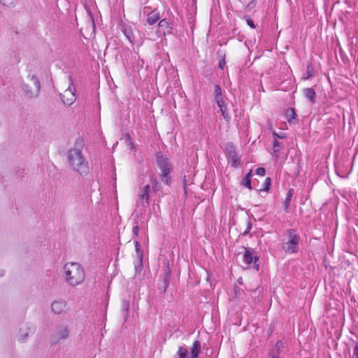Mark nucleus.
Segmentation results:
<instances>
[{
    "label": "nucleus",
    "mask_w": 358,
    "mask_h": 358,
    "mask_svg": "<svg viewBox=\"0 0 358 358\" xmlns=\"http://www.w3.org/2000/svg\"><path fill=\"white\" fill-rule=\"evenodd\" d=\"M303 94L306 99L312 103L315 102V92L313 88H306L303 90Z\"/></svg>",
    "instance_id": "13"
},
{
    "label": "nucleus",
    "mask_w": 358,
    "mask_h": 358,
    "mask_svg": "<svg viewBox=\"0 0 358 358\" xmlns=\"http://www.w3.org/2000/svg\"><path fill=\"white\" fill-rule=\"evenodd\" d=\"M138 231V227H135L134 228V231L135 233H136V231Z\"/></svg>",
    "instance_id": "36"
},
{
    "label": "nucleus",
    "mask_w": 358,
    "mask_h": 358,
    "mask_svg": "<svg viewBox=\"0 0 358 358\" xmlns=\"http://www.w3.org/2000/svg\"><path fill=\"white\" fill-rule=\"evenodd\" d=\"M172 29V27L170 25L169 22L166 19H163L158 23L157 34L159 36H165L166 34H171Z\"/></svg>",
    "instance_id": "9"
},
{
    "label": "nucleus",
    "mask_w": 358,
    "mask_h": 358,
    "mask_svg": "<svg viewBox=\"0 0 358 358\" xmlns=\"http://www.w3.org/2000/svg\"><path fill=\"white\" fill-rule=\"evenodd\" d=\"M292 196V189H289L287 193V197L284 201V205L286 208H287L289 205Z\"/></svg>",
    "instance_id": "21"
},
{
    "label": "nucleus",
    "mask_w": 358,
    "mask_h": 358,
    "mask_svg": "<svg viewBox=\"0 0 358 358\" xmlns=\"http://www.w3.org/2000/svg\"><path fill=\"white\" fill-rule=\"evenodd\" d=\"M157 164L160 170V177L163 182L166 185L171 183L170 174L173 172V166L171 160L161 154L157 155Z\"/></svg>",
    "instance_id": "3"
},
{
    "label": "nucleus",
    "mask_w": 358,
    "mask_h": 358,
    "mask_svg": "<svg viewBox=\"0 0 358 358\" xmlns=\"http://www.w3.org/2000/svg\"><path fill=\"white\" fill-rule=\"evenodd\" d=\"M76 89L73 83H70L68 88L61 94L62 99L66 106H71L76 99L75 94Z\"/></svg>",
    "instance_id": "7"
},
{
    "label": "nucleus",
    "mask_w": 358,
    "mask_h": 358,
    "mask_svg": "<svg viewBox=\"0 0 358 358\" xmlns=\"http://www.w3.org/2000/svg\"><path fill=\"white\" fill-rule=\"evenodd\" d=\"M243 259L245 263V266H248L251 264H252L254 260V264L255 265V268L257 270L258 269V265H256V262L258 260L256 255L254 254L252 250L245 249V253L243 256Z\"/></svg>",
    "instance_id": "10"
},
{
    "label": "nucleus",
    "mask_w": 358,
    "mask_h": 358,
    "mask_svg": "<svg viewBox=\"0 0 358 358\" xmlns=\"http://www.w3.org/2000/svg\"><path fill=\"white\" fill-rule=\"evenodd\" d=\"M352 358H358V345L357 344L355 345V346L353 349Z\"/></svg>",
    "instance_id": "27"
},
{
    "label": "nucleus",
    "mask_w": 358,
    "mask_h": 358,
    "mask_svg": "<svg viewBox=\"0 0 358 358\" xmlns=\"http://www.w3.org/2000/svg\"><path fill=\"white\" fill-rule=\"evenodd\" d=\"M228 159L234 167H237L240 164V159L236 153L229 155V157H228Z\"/></svg>",
    "instance_id": "16"
},
{
    "label": "nucleus",
    "mask_w": 358,
    "mask_h": 358,
    "mask_svg": "<svg viewBox=\"0 0 358 358\" xmlns=\"http://www.w3.org/2000/svg\"><path fill=\"white\" fill-rule=\"evenodd\" d=\"M272 358H278L277 357L273 356Z\"/></svg>",
    "instance_id": "37"
},
{
    "label": "nucleus",
    "mask_w": 358,
    "mask_h": 358,
    "mask_svg": "<svg viewBox=\"0 0 358 358\" xmlns=\"http://www.w3.org/2000/svg\"><path fill=\"white\" fill-rule=\"evenodd\" d=\"M151 182H152V185L158 184V182L156 179H152Z\"/></svg>",
    "instance_id": "35"
},
{
    "label": "nucleus",
    "mask_w": 358,
    "mask_h": 358,
    "mask_svg": "<svg viewBox=\"0 0 358 358\" xmlns=\"http://www.w3.org/2000/svg\"><path fill=\"white\" fill-rule=\"evenodd\" d=\"M226 153H227V157H229V155L236 153V150H235V147L234 146L233 144L229 143L227 145Z\"/></svg>",
    "instance_id": "20"
},
{
    "label": "nucleus",
    "mask_w": 358,
    "mask_h": 358,
    "mask_svg": "<svg viewBox=\"0 0 358 358\" xmlns=\"http://www.w3.org/2000/svg\"><path fill=\"white\" fill-rule=\"evenodd\" d=\"M214 94L215 99L217 97H222V90L218 85H216L214 87Z\"/></svg>",
    "instance_id": "22"
},
{
    "label": "nucleus",
    "mask_w": 358,
    "mask_h": 358,
    "mask_svg": "<svg viewBox=\"0 0 358 358\" xmlns=\"http://www.w3.org/2000/svg\"><path fill=\"white\" fill-rule=\"evenodd\" d=\"M0 3L4 6H11L14 3V0H0Z\"/></svg>",
    "instance_id": "25"
},
{
    "label": "nucleus",
    "mask_w": 358,
    "mask_h": 358,
    "mask_svg": "<svg viewBox=\"0 0 358 358\" xmlns=\"http://www.w3.org/2000/svg\"><path fill=\"white\" fill-rule=\"evenodd\" d=\"M150 187L147 185L144 187L143 189L138 194L140 202L144 205L145 203H148L149 201V192Z\"/></svg>",
    "instance_id": "11"
},
{
    "label": "nucleus",
    "mask_w": 358,
    "mask_h": 358,
    "mask_svg": "<svg viewBox=\"0 0 358 358\" xmlns=\"http://www.w3.org/2000/svg\"><path fill=\"white\" fill-rule=\"evenodd\" d=\"M160 19V13L158 10H154L148 14L146 21L150 25L156 23Z\"/></svg>",
    "instance_id": "12"
},
{
    "label": "nucleus",
    "mask_w": 358,
    "mask_h": 358,
    "mask_svg": "<svg viewBox=\"0 0 358 358\" xmlns=\"http://www.w3.org/2000/svg\"><path fill=\"white\" fill-rule=\"evenodd\" d=\"M251 177H252V170H250L244 177L242 184L247 187L248 189H251Z\"/></svg>",
    "instance_id": "18"
},
{
    "label": "nucleus",
    "mask_w": 358,
    "mask_h": 358,
    "mask_svg": "<svg viewBox=\"0 0 358 358\" xmlns=\"http://www.w3.org/2000/svg\"><path fill=\"white\" fill-rule=\"evenodd\" d=\"M215 100H216L217 106L220 108V111L222 112V115H223V117L225 119H227V115L226 114V112H225V106H224V100L222 99V97H217V99H215Z\"/></svg>",
    "instance_id": "14"
},
{
    "label": "nucleus",
    "mask_w": 358,
    "mask_h": 358,
    "mask_svg": "<svg viewBox=\"0 0 358 358\" xmlns=\"http://www.w3.org/2000/svg\"><path fill=\"white\" fill-rule=\"evenodd\" d=\"M256 173L259 176H264L265 175V169L262 167L257 168Z\"/></svg>",
    "instance_id": "26"
},
{
    "label": "nucleus",
    "mask_w": 358,
    "mask_h": 358,
    "mask_svg": "<svg viewBox=\"0 0 358 358\" xmlns=\"http://www.w3.org/2000/svg\"><path fill=\"white\" fill-rule=\"evenodd\" d=\"M28 336L29 331L27 329H20L17 335V340L18 341L23 343L27 339Z\"/></svg>",
    "instance_id": "15"
},
{
    "label": "nucleus",
    "mask_w": 358,
    "mask_h": 358,
    "mask_svg": "<svg viewBox=\"0 0 358 358\" xmlns=\"http://www.w3.org/2000/svg\"><path fill=\"white\" fill-rule=\"evenodd\" d=\"M246 22H247L248 25H249L251 28L254 29L255 27V24L251 19H250V18L247 19Z\"/></svg>",
    "instance_id": "30"
},
{
    "label": "nucleus",
    "mask_w": 358,
    "mask_h": 358,
    "mask_svg": "<svg viewBox=\"0 0 358 358\" xmlns=\"http://www.w3.org/2000/svg\"><path fill=\"white\" fill-rule=\"evenodd\" d=\"M306 71H307V76L305 78L309 79L310 78H311L313 76V68L312 67V66L308 65L307 66Z\"/></svg>",
    "instance_id": "23"
},
{
    "label": "nucleus",
    "mask_w": 358,
    "mask_h": 358,
    "mask_svg": "<svg viewBox=\"0 0 358 358\" xmlns=\"http://www.w3.org/2000/svg\"><path fill=\"white\" fill-rule=\"evenodd\" d=\"M135 247H136V250L138 252V250L140 249V244L138 243V242H136Z\"/></svg>",
    "instance_id": "34"
},
{
    "label": "nucleus",
    "mask_w": 358,
    "mask_h": 358,
    "mask_svg": "<svg viewBox=\"0 0 358 358\" xmlns=\"http://www.w3.org/2000/svg\"><path fill=\"white\" fill-rule=\"evenodd\" d=\"M83 145L76 143L68 152L67 159L71 169L80 175H86L89 171L88 162L83 154Z\"/></svg>",
    "instance_id": "1"
},
{
    "label": "nucleus",
    "mask_w": 358,
    "mask_h": 358,
    "mask_svg": "<svg viewBox=\"0 0 358 358\" xmlns=\"http://www.w3.org/2000/svg\"><path fill=\"white\" fill-rule=\"evenodd\" d=\"M265 187H264V190L265 191H267L269 188V186L271 185V179L269 178H267L266 180H265Z\"/></svg>",
    "instance_id": "28"
},
{
    "label": "nucleus",
    "mask_w": 358,
    "mask_h": 358,
    "mask_svg": "<svg viewBox=\"0 0 358 358\" xmlns=\"http://www.w3.org/2000/svg\"><path fill=\"white\" fill-rule=\"evenodd\" d=\"M201 351V343L195 341L190 350L191 355H188V351L185 348L179 347L177 354L180 358H197Z\"/></svg>",
    "instance_id": "6"
},
{
    "label": "nucleus",
    "mask_w": 358,
    "mask_h": 358,
    "mask_svg": "<svg viewBox=\"0 0 358 358\" xmlns=\"http://www.w3.org/2000/svg\"><path fill=\"white\" fill-rule=\"evenodd\" d=\"M51 308L52 311L55 314H62L66 312L67 310V304L66 302L64 300L62 299H58L55 300L52 302L51 304Z\"/></svg>",
    "instance_id": "8"
},
{
    "label": "nucleus",
    "mask_w": 358,
    "mask_h": 358,
    "mask_svg": "<svg viewBox=\"0 0 358 358\" xmlns=\"http://www.w3.org/2000/svg\"><path fill=\"white\" fill-rule=\"evenodd\" d=\"M273 136L275 138V139H276L277 138H285V135L282 133L278 134V133H276L275 131L273 132Z\"/></svg>",
    "instance_id": "29"
},
{
    "label": "nucleus",
    "mask_w": 358,
    "mask_h": 358,
    "mask_svg": "<svg viewBox=\"0 0 358 358\" xmlns=\"http://www.w3.org/2000/svg\"><path fill=\"white\" fill-rule=\"evenodd\" d=\"M286 119L288 122H291L292 120L296 117V113L293 108H288L285 112Z\"/></svg>",
    "instance_id": "19"
},
{
    "label": "nucleus",
    "mask_w": 358,
    "mask_h": 358,
    "mask_svg": "<svg viewBox=\"0 0 358 358\" xmlns=\"http://www.w3.org/2000/svg\"><path fill=\"white\" fill-rule=\"evenodd\" d=\"M22 90L29 98L38 96L41 90V85L38 79L34 76H29L27 82L22 84Z\"/></svg>",
    "instance_id": "4"
},
{
    "label": "nucleus",
    "mask_w": 358,
    "mask_h": 358,
    "mask_svg": "<svg viewBox=\"0 0 358 358\" xmlns=\"http://www.w3.org/2000/svg\"><path fill=\"white\" fill-rule=\"evenodd\" d=\"M288 239L283 244V250L287 253H295L299 250V236L295 231L289 229L287 231Z\"/></svg>",
    "instance_id": "5"
},
{
    "label": "nucleus",
    "mask_w": 358,
    "mask_h": 358,
    "mask_svg": "<svg viewBox=\"0 0 358 358\" xmlns=\"http://www.w3.org/2000/svg\"><path fill=\"white\" fill-rule=\"evenodd\" d=\"M58 339H66L69 336V330L66 327H63L57 332Z\"/></svg>",
    "instance_id": "17"
},
{
    "label": "nucleus",
    "mask_w": 358,
    "mask_h": 358,
    "mask_svg": "<svg viewBox=\"0 0 358 358\" xmlns=\"http://www.w3.org/2000/svg\"><path fill=\"white\" fill-rule=\"evenodd\" d=\"M276 345V347H277L278 348H280L282 347V341H278V342L276 343V345Z\"/></svg>",
    "instance_id": "33"
},
{
    "label": "nucleus",
    "mask_w": 358,
    "mask_h": 358,
    "mask_svg": "<svg viewBox=\"0 0 358 358\" xmlns=\"http://www.w3.org/2000/svg\"><path fill=\"white\" fill-rule=\"evenodd\" d=\"M225 64H226L225 60L224 59H222L219 62V67L220 69H223Z\"/></svg>",
    "instance_id": "31"
},
{
    "label": "nucleus",
    "mask_w": 358,
    "mask_h": 358,
    "mask_svg": "<svg viewBox=\"0 0 358 358\" xmlns=\"http://www.w3.org/2000/svg\"><path fill=\"white\" fill-rule=\"evenodd\" d=\"M124 309L127 311L129 309V303L127 301H125L123 305Z\"/></svg>",
    "instance_id": "32"
},
{
    "label": "nucleus",
    "mask_w": 358,
    "mask_h": 358,
    "mask_svg": "<svg viewBox=\"0 0 358 358\" xmlns=\"http://www.w3.org/2000/svg\"><path fill=\"white\" fill-rule=\"evenodd\" d=\"M64 277L66 282L72 287L80 285L85 280V271L78 262H68L63 267Z\"/></svg>",
    "instance_id": "2"
},
{
    "label": "nucleus",
    "mask_w": 358,
    "mask_h": 358,
    "mask_svg": "<svg viewBox=\"0 0 358 358\" xmlns=\"http://www.w3.org/2000/svg\"><path fill=\"white\" fill-rule=\"evenodd\" d=\"M279 142L277 141V139H275L273 143V153L275 154V156H277V152L279 151L278 147H279Z\"/></svg>",
    "instance_id": "24"
}]
</instances>
